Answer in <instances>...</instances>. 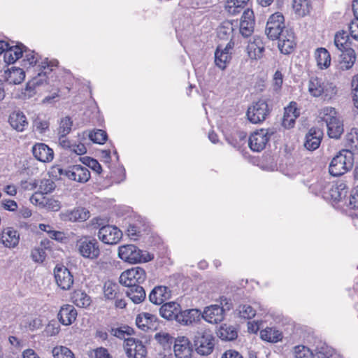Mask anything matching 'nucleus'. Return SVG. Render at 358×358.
<instances>
[{
	"mask_svg": "<svg viewBox=\"0 0 358 358\" xmlns=\"http://www.w3.org/2000/svg\"><path fill=\"white\" fill-rule=\"evenodd\" d=\"M3 76L8 83L17 85L24 80L25 73L20 68L12 67L5 71Z\"/></svg>",
	"mask_w": 358,
	"mask_h": 358,
	"instance_id": "obj_30",
	"label": "nucleus"
},
{
	"mask_svg": "<svg viewBox=\"0 0 358 358\" xmlns=\"http://www.w3.org/2000/svg\"><path fill=\"white\" fill-rule=\"evenodd\" d=\"M136 324L140 329L144 331L156 330L159 326L157 316L145 312L137 315Z\"/></svg>",
	"mask_w": 358,
	"mask_h": 358,
	"instance_id": "obj_17",
	"label": "nucleus"
},
{
	"mask_svg": "<svg viewBox=\"0 0 358 358\" xmlns=\"http://www.w3.org/2000/svg\"><path fill=\"white\" fill-rule=\"evenodd\" d=\"M72 126L73 121L69 117L62 118L58 128V135L67 136L71 132Z\"/></svg>",
	"mask_w": 358,
	"mask_h": 358,
	"instance_id": "obj_47",
	"label": "nucleus"
},
{
	"mask_svg": "<svg viewBox=\"0 0 358 358\" xmlns=\"http://www.w3.org/2000/svg\"><path fill=\"white\" fill-rule=\"evenodd\" d=\"M309 354V348L304 345H297L294 348V355L296 358H306Z\"/></svg>",
	"mask_w": 358,
	"mask_h": 358,
	"instance_id": "obj_61",
	"label": "nucleus"
},
{
	"mask_svg": "<svg viewBox=\"0 0 358 358\" xmlns=\"http://www.w3.org/2000/svg\"><path fill=\"white\" fill-rule=\"evenodd\" d=\"M255 17L252 10L248 9L245 10L241 16L239 33L244 38H248L252 36L254 32Z\"/></svg>",
	"mask_w": 358,
	"mask_h": 358,
	"instance_id": "obj_16",
	"label": "nucleus"
},
{
	"mask_svg": "<svg viewBox=\"0 0 358 358\" xmlns=\"http://www.w3.org/2000/svg\"><path fill=\"white\" fill-rule=\"evenodd\" d=\"M295 13L300 17H303L310 12V2L308 0H293L292 4Z\"/></svg>",
	"mask_w": 358,
	"mask_h": 358,
	"instance_id": "obj_43",
	"label": "nucleus"
},
{
	"mask_svg": "<svg viewBox=\"0 0 358 358\" xmlns=\"http://www.w3.org/2000/svg\"><path fill=\"white\" fill-rule=\"evenodd\" d=\"M238 313L241 317L251 319L256 315L255 310L250 305L243 304L238 307Z\"/></svg>",
	"mask_w": 358,
	"mask_h": 358,
	"instance_id": "obj_54",
	"label": "nucleus"
},
{
	"mask_svg": "<svg viewBox=\"0 0 358 358\" xmlns=\"http://www.w3.org/2000/svg\"><path fill=\"white\" fill-rule=\"evenodd\" d=\"M124 350L129 358H145L147 354L143 343L134 338H127L124 341Z\"/></svg>",
	"mask_w": 358,
	"mask_h": 358,
	"instance_id": "obj_13",
	"label": "nucleus"
},
{
	"mask_svg": "<svg viewBox=\"0 0 358 358\" xmlns=\"http://www.w3.org/2000/svg\"><path fill=\"white\" fill-rule=\"evenodd\" d=\"M55 184L51 180H41L40 185V193L43 194H48L52 192L55 189Z\"/></svg>",
	"mask_w": 358,
	"mask_h": 358,
	"instance_id": "obj_58",
	"label": "nucleus"
},
{
	"mask_svg": "<svg viewBox=\"0 0 358 358\" xmlns=\"http://www.w3.org/2000/svg\"><path fill=\"white\" fill-rule=\"evenodd\" d=\"M92 224L94 228L99 229L97 236L105 244L115 245L122 239V231L115 226L105 225L104 221L101 218H93Z\"/></svg>",
	"mask_w": 358,
	"mask_h": 358,
	"instance_id": "obj_2",
	"label": "nucleus"
},
{
	"mask_svg": "<svg viewBox=\"0 0 358 358\" xmlns=\"http://www.w3.org/2000/svg\"><path fill=\"white\" fill-rule=\"evenodd\" d=\"M249 0H228L226 3V10L231 15L239 13Z\"/></svg>",
	"mask_w": 358,
	"mask_h": 358,
	"instance_id": "obj_44",
	"label": "nucleus"
},
{
	"mask_svg": "<svg viewBox=\"0 0 358 358\" xmlns=\"http://www.w3.org/2000/svg\"><path fill=\"white\" fill-rule=\"evenodd\" d=\"M90 139L95 143L103 144L108 138L107 133L102 129H96L89 134Z\"/></svg>",
	"mask_w": 358,
	"mask_h": 358,
	"instance_id": "obj_51",
	"label": "nucleus"
},
{
	"mask_svg": "<svg viewBox=\"0 0 358 358\" xmlns=\"http://www.w3.org/2000/svg\"><path fill=\"white\" fill-rule=\"evenodd\" d=\"M126 295L134 303H140L145 299V291L141 285L127 287Z\"/></svg>",
	"mask_w": 358,
	"mask_h": 358,
	"instance_id": "obj_35",
	"label": "nucleus"
},
{
	"mask_svg": "<svg viewBox=\"0 0 358 358\" xmlns=\"http://www.w3.org/2000/svg\"><path fill=\"white\" fill-rule=\"evenodd\" d=\"M271 111L267 101L260 99L248 108L246 116L252 124H260L267 118Z\"/></svg>",
	"mask_w": 358,
	"mask_h": 358,
	"instance_id": "obj_7",
	"label": "nucleus"
},
{
	"mask_svg": "<svg viewBox=\"0 0 358 358\" xmlns=\"http://www.w3.org/2000/svg\"><path fill=\"white\" fill-rule=\"evenodd\" d=\"M275 130L273 128L261 129L252 133L248 141L250 148L255 152L263 150Z\"/></svg>",
	"mask_w": 358,
	"mask_h": 358,
	"instance_id": "obj_9",
	"label": "nucleus"
},
{
	"mask_svg": "<svg viewBox=\"0 0 358 358\" xmlns=\"http://www.w3.org/2000/svg\"><path fill=\"white\" fill-rule=\"evenodd\" d=\"M285 28V18L282 13L276 12L271 15L266 23L265 32L267 36L275 40L281 31Z\"/></svg>",
	"mask_w": 358,
	"mask_h": 358,
	"instance_id": "obj_11",
	"label": "nucleus"
},
{
	"mask_svg": "<svg viewBox=\"0 0 358 358\" xmlns=\"http://www.w3.org/2000/svg\"><path fill=\"white\" fill-rule=\"evenodd\" d=\"M276 39L278 40V48L282 54L291 53L296 46L294 33L292 29L285 27Z\"/></svg>",
	"mask_w": 358,
	"mask_h": 358,
	"instance_id": "obj_12",
	"label": "nucleus"
},
{
	"mask_svg": "<svg viewBox=\"0 0 358 358\" xmlns=\"http://www.w3.org/2000/svg\"><path fill=\"white\" fill-rule=\"evenodd\" d=\"M234 25L233 22L229 20L224 21L217 28V36L221 40H228L234 38Z\"/></svg>",
	"mask_w": 358,
	"mask_h": 358,
	"instance_id": "obj_37",
	"label": "nucleus"
},
{
	"mask_svg": "<svg viewBox=\"0 0 358 358\" xmlns=\"http://www.w3.org/2000/svg\"><path fill=\"white\" fill-rule=\"evenodd\" d=\"M59 331V324L56 321L52 320L45 327L44 332L47 336H53L58 334Z\"/></svg>",
	"mask_w": 358,
	"mask_h": 358,
	"instance_id": "obj_56",
	"label": "nucleus"
},
{
	"mask_svg": "<svg viewBox=\"0 0 358 358\" xmlns=\"http://www.w3.org/2000/svg\"><path fill=\"white\" fill-rule=\"evenodd\" d=\"M57 61H48V59H45L39 65L41 72L38 73V76H41L42 74L47 76L50 73L53 71L52 68L57 66Z\"/></svg>",
	"mask_w": 358,
	"mask_h": 358,
	"instance_id": "obj_53",
	"label": "nucleus"
},
{
	"mask_svg": "<svg viewBox=\"0 0 358 358\" xmlns=\"http://www.w3.org/2000/svg\"><path fill=\"white\" fill-rule=\"evenodd\" d=\"M348 206L350 208L358 209V186L352 189Z\"/></svg>",
	"mask_w": 358,
	"mask_h": 358,
	"instance_id": "obj_62",
	"label": "nucleus"
},
{
	"mask_svg": "<svg viewBox=\"0 0 358 358\" xmlns=\"http://www.w3.org/2000/svg\"><path fill=\"white\" fill-rule=\"evenodd\" d=\"M89 217L90 212L84 208H76L60 213L61 220L65 222H83L87 220Z\"/></svg>",
	"mask_w": 358,
	"mask_h": 358,
	"instance_id": "obj_21",
	"label": "nucleus"
},
{
	"mask_svg": "<svg viewBox=\"0 0 358 358\" xmlns=\"http://www.w3.org/2000/svg\"><path fill=\"white\" fill-rule=\"evenodd\" d=\"M76 248L83 258L94 260L101 254L98 241L92 236H83L76 241Z\"/></svg>",
	"mask_w": 358,
	"mask_h": 358,
	"instance_id": "obj_6",
	"label": "nucleus"
},
{
	"mask_svg": "<svg viewBox=\"0 0 358 358\" xmlns=\"http://www.w3.org/2000/svg\"><path fill=\"white\" fill-rule=\"evenodd\" d=\"M201 312L197 309H188L181 311L179 309L177 322L181 324L188 325L199 320Z\"/></svg>",
	"mask_w": 358,
	"mask_h": 358,
	"instance_id": "obj_29",
	"label": "nucleus"
},
{
	"mask_svg": "<svg viewBox=\"0 0 358 358\" xmlns=\"http://www.w3.org/2000/svg\"><path fill=\"white\" fill-rule=\"evenodd\" d=\"M312 354L313 358H336V356L334 350L324 343L317 346Z\"/></svg>",
	"mask_w": 358,
	"mask_h": 358,
	"instance_id": "obj_42",
	"label": "nucleus"
},
{
	"mask_svg": "<svg viewBox=\"0 0 358 358\" xmlns=\"http://www.w3.org/2000/svg\"><path fill=\"white\" fill-rule=\"evenodd\" d=\"M31 257L34 262L42 263L46 257L45 251L43 248H35L31 250Z\"/></svg>",
	"mask_w": 358,
	"mask_h": 358,
	"instance_id": "obj_57",
	"label": "nucleus"
},
{
	"mask_svg": "<svg viewBox=\"0 0 358 358\" xmlns=\"http://www.w3.org/2000/svg\"><path fill=\"white\" fill-rule=\"evenodd\" d=\"M218 336L224 341H233L238 336V332L234 326L224 324L222 325L218 331Z\"/></svg>",
	"mask_w": 358,
	"mask_h": 358,
	"instance_id": "obj_40",
	"label": "nucleus"
},
{
	"mask_svg": "<svg viewBox=\"0 0 358 358\" xmlns=\"http://www.w3.org/2000/svg\"><path fill=\"white\" fill-rule=\"evenodd\" d=\"M194 345L198 354L210 355L214 348V337L210 331H199L194 338Z\"/></svg>",
	"mask_w": 358,
	"mask_h": 358,
	"instance_id": "obj_8",
	"label": "nucleus"
},
{
	"mask_svg": "<svg viewBox=\"0 0 358 358\" xmlns=\"http://www.w3.org/2000/svg\"><path fill=\"white\" fill-rule=\"evenodd\" d=\"M231 59V52L221 51V45H218L215 52V63L220 69L224 70Z\"/></svg>",
	"mask_w": 358,
	"mask_h": 358,
	"instance_id": "obj_38",
	"label": "nucleus"
},
{
	"mask_svg": "<svg viewBox=\"0 0 358 358\" xmlns=\"http://www.w3.org/2000/svg\"><path fill=\"white\" fill-rule=\"evenodd\" d=\"M319 117L326 122L328 136L338 139L344 131L343 122L337 117L336 111L333 107H324L320 111Z\"/></svg>",
	"mask_w": 358,
	"mask_h": 358,
	"instance_id": "obj_3",
	"label": "nucleus"
},
{
	"mask_svg": "<svg viewBox=\"0 0 358 358\" xmlns=\"http://www.w3.org/2000/svg\"><path fill=\"white\" fill-rule=\"evenodd\" d=\"M118 285L110 281L106 282L103 287L104 296L108 299H114L117 294Z\"/></svg>",
	"mask_w": 358,
	"mask_h": 358,
	"instance_id": "obj_49",
	"label": "nucleus"
},
{
	"mask_svg": "<svg viewBox=\"0 0 358 358\" xmlns=\"http://www.w3.org/2000/svg\"><path fill=\"white\" fill-rule=\"evenodd\" d=\"M308 90L315 98H321L324 101H329L337 93L336 86L329 82H324L322 78L312 76L308 80Z\"/></svg>",
	"mask_w": 358,
	"mask_h": 358,
	"instance_id": "obj_1",
	"label": "nucleus"
},
{
	"mask_svg": "<svg viewBox=\"0 0 358 358\" xmlns=\"http://www.w3.org/2000/svg\"><path fill=\"white\" fill-rule=\"evenodd\" d=\"M356 53L353 48H348V50L342 52L340 55V69L343 71L351 69L356 61Z\"/></svg>",
	"mask_w": 358,
	"mask_h": 358,
	"instance_id": "obj_34",
	"label": "nucleus"
},
{
	"mask_svg": "<svg viewBox=\"0 0 358 358\" xmlns=\"http://www.w3.org/2000/svg\"><path fill=\"white\" fill-rule=\"evenodd\" d=\"M33 125L36 131L40 134H43L48 129L50 123L48 120L40 117H37L34 120Z\"/></svg>",
	"mask_w": 358,
	"mask_h": 358,
	"instance_id": "obj_55",
	"label": "nucleus"
},
{
	"mask_svg": "<svg viewBox=\"0 0 358 358\" xmlns=\"http://www.w3.org/2000/svg\"><path fill=\"white\" fill-rule=\"evenodd\" d=\"M353 163L352 152L348 150H343L332 159L329 172L333 176H341L352 168Z\"/></svg>",
	"mask_w": 358,
	"mask_h": 358,
	"instance_id": "obj_4",
	"label": "nucleus"
},
{
	"mask_svg": "<svg viewBox=\"0 0 358 358\" xmlns=\"http://www.w3.org/2000/svg\"><path fill=\"white\" fill-rule=\"evenodd\" d=\"M54 275L57 285L64 290L69 289L73 284V276L69 270L64 266H57Z\"/></svg>",
	"mask_w": 358,
	"mask_h": 358,
	"instance_id": "obj_15",
	"label": "nucleus"
},
{
	"mask_svg": "<svg viewBox=\"0 0 358 358\" xmlns=\"http://www.w3.org/2000/svg\"><path fill=\"white\" fill-rule=\"evenodd\" d=\"M1 241L6 247L9 248H15L19 243L17 231L11 227L3 229L1 233Z\"/></svg>",
	"mask_w": 358,
	"mask_h": 358,
	"instance_id": "obj_31",
	"label": "nucleus"
},
{
	"mask_svg": "<svg viewBox=\"0 0 358 358\" xmlns=\"http://www.w3.org/2000/svg\"><path fill=\"white\" fill-rule=\"evenodd\" d=\"M345 145L351 149L358 148V129L353 128L347 134Z\"/></svg>",
	"mask_w": 358,
	"mask_h": 358,
	"instance_id": "obj_46",
	"label": "nucleus"
},
{
	"mask_svg": "<svg viewBox=\"0 0 358 358\" xmlns=\"http://www.w3.org/2000/svg\"><path fill=\"white\" fill-rule=\"evenodd\" d=\"M11 127L17 131L22 132L28 127V121L25 115L20 110L13 111L8 118Z\"/></svg>",
	"mask_w": 358,
	"mask_h": 358,
	"instance_id": "obj_25",
	"label": "nucleus"
},
{
	"mask_svg": "<svg viewBox=\"0 0 358 358\" xmlns=\"http://www.w3.org/2000/svg\"><path fill=\"white\" fill-rule=\"evenodd\" d=\"M315 58L320 69L328 68L331 64V55L324 48H319L315 51Z\"/></svg>",
	"mask_w": 358,
	"mask_h": 358,
	"instance_id": "obj_39",
	"label": "nucleus"
},
{
	"mask_svg": "<svg viewBox=\"0 0 358 358\" xmlns=\"http://www.w3.org/2000/svg\"><path fill=\"white\" fill-rule=\"evenodd\" d=\"M23 56L24 57L23 65L25 68H29L36 64L38 62L37 54L34 51L29 50L26 46L25 50H23Z\"/></svg>",
	"mask_w": 358,
	"mask_h": 358,
	"instance_id": "obj_45",
	"label": "nucleus"
},
{
	"mask_svg": "<svg viewBox=\"0 0 358 358\" xmlns=\"http://www.w3.org/2000/svg\"><path fill=\"white\" fill-rule=\"evenodd\" d=\"M315 188H319L320 193L327 199L334 201H340L343 196V189H340L338 186L329 182L320 180L313 185Z\"/></svg>",
	"mask_w": 358,
	"mask_h": 358,
	"instance_id": "obj_14",
	"label": "nucleus"
},
{
	"mask_svg": "<svg viewBox=\"0 0 358 358\" xmlns=\"http://www.w3.org/2000/svg\"><path fill=\"white\" fill-rule=\"evenodd\" d=\"M283 82V76L280 71H276L273 76V85L275 89L279 90L281 88Z\"/></svg>",
	"mask_w": 358,
	"mask_h": 358,
	"instance_id": "obj_64",
	"label": "nucleus"
},
{
	"mask_svg": "<svg viewBox=\"0 0 358 358\" xmlns=\"http://www.w3.org/2000/svg\"><path fill=\"white\" fill-rule=\"evenodd\" d=\"M133 329L128 326H124L118 328H112L110 334L120 339H127L126 336H129L132 334Z\"/></svg>",
	"mask_w": 358,
	"mask_h": 358,
	"instance_id": "obj_52",
	"label": "nucleus"
},
{
	"mask_svg": "<svg viewBox=\"0 0 358 358\" xmlns=\"http://www.w3.org/2000/svg\"><path fill=\"white\" fill-rule=\"evenodd\" d=\"M264 45L259 37H254L252 42H250L247 47V52L251 59H259L263 57Z\"/></svg>",
	"mask_w": 358,
	"mask_h": 358,
	"instance_id": "obj_27",
	"label": "nucleus"
},
{
	"mask_svg": "<svg viewBox=\"0 0 358 358\" xmlns=\"http://www.w3.org/2000/svg\"><path fill=\"white\" fill-rule=\"evenodd\" d=\"M34 157L42 162H50L54 158V152L45 143H36L32 148Z\"/></svg>",
	"mask_w": 358,
	"mask_h": 358,
	"instance_id": "obj_23",
	"label": "nucleus"
},
{
	"mask_svg": "<svg viewBox=\"0 0 358 358\" xmlns=\"http://www.w3.org/2000/svg\"><path fill=\"white\" fill-rule=\"evenodd\" d=\"M30 201L32 204L36 206H45V197L43 196V194L42 193H40L39 192H35L31 197H30Z\"/></svg>",
	"mask_w": 358,
	"mask_h": 358,
	"instance_id": "obj_63",
	"label": "nucleus"
},
{
	"mask_svg": "<svg viewBox=\"0 0 358 358\" xmlns=\"http://www.w3.org/2000/svg\"><path fill=\"white\" fill-rule=\"evenodd\" d=\"M323 131L320 129L313 127L306 134L304 142L305 148L308 150H315L319 148Z\"/></svg>",
	"mask_w": 358,
	"mask_h": 358,
	"instance_id": "obj_22",
	"label": "nucleus"
},
{
	"mask_svg": "<svg viewBox=\"0 0 358 358\" xmlns=\"http://www.w3.org/2000/svg\"><path fill=\"white\" fill-rule=\"evenodd\" d=\"M55 358H75L73 353L65 346H57L52 350Z\"/></svg>",
	"mask_w": 358,
	"mask_h": 358,
	"instance_id": "obj_48",
	"label": "nucleus"
},
{
	"mask_svg": "<svg viewBox=\"0 0 358 358\" xmlns=\"http://www.w3.org/2000/svg\"><path fill=\"white\" fill-rule=\"evenodd\" d=\"M176 358H191L192 348L189 339L185 336H179L175 341L173 346Z\"/></svg>",
	"mask_w": 358,
	"mask_h": 358,
	"instance_id": "obj_19",
	"label": "nucleus"
},
{
	"mask_svg": "<svg viewBox=\"0 0 358 358\" xmlns=\"http://www.w3.org/2000/svg\"><path fill=\"white\" fill-rule=\"evenodd\" d=\"M334 45L341 52L348 50V48H352L353 44L349 34L345 31H341L336 34L334 36Z\"/></svg>",
	"mask_w": 358,
	"mask_h": 358,
	"instance_id": "obj_33",
	"label": "nucleus"
},
{
	"mask_svg": "<svg viewBox=\"0 0 358 358\" xmlns=\"http://www.w3.org/2000/svg\"><path fill=\"white\" fill-rule=\"evenodd\" d=\"M146 278L145 269L140 266H136L122 272L120 276V282L125 287L140 285L145 282Z\"/></svg>",
	"mask_w": 358,
	"mask_h": 358,
	"instance_id": "obj_10",
	"label": "nucleus"
},
{
	"mask_svg": "<svg viewBox=\"0 0 358 358\" xmlns=\"http://www.w3.org/2000/svg\"><path fill=\"white\" fill-rule=\"evenodd\" d=\"M261 338L266 341L277 343L282 340V333L274 328H266L260 331Z\"/></svg>",
	"mask_w": 358,
	"mask_h": 358,
	"instance_id": "obj_41",
	"label": "nucleus"
},
{
	"mask_svg": "<svg viewBox=\"0 0 358 358\" xmlns=\"http://www.w3.org/2000/svg\"><path fill=\"white\" fill-rule=\"evenodd\" d=\"M246 133L243 131H236L234 134L227 136V142L234 148L240 146V141H243L246 138Z\"/></svg>",
	"mask_w": 358,
	"mask_h": 358,
	"instance_id": "obj_50",
	"label": "nucleus"
},
{
	"mask_svg": "<svg viewBox=\"0 0 358 358\" xmlns=\"http://www.w3.org/2000/svg\"><path fill=\"white\" fill-rule=\"evenodd\" d=\"M23 50H25V45L22 43H17L15 45H10L9 43L8 48L3 55L5 62L13 64L23 57Z\"/></svg>",
	"mask_w": 358,
	"mask_h": 358,
	"instance_id": "obj_28",
	"label": "nucleus"
},
{
	"mask_svg": "<svg viewBox=\"0 0 358 358\" xmlns=\"http://www.w3.org/2000/svg\"><path fill=\"white\" fill-rule=\"evenodd\" d=\"M67 172H69V167L62 169L57 165L52 167L50 174L55 178L61 179L62 176L67 178Z\"/></svg>",
	"mask_w": 358,
	"mask_h": 358,
	"instance_id": "obj_60",
	"label": "nucleus"
},
{
	"mask_svg": "<svg viewBox=\"0 0 358 358\" xmlns=\"http://www.w3.org/2000/svg\"><path fill=\"white\" fill-rule=\"evenodd\" d=\"M83 162L97 173H100L102 171L101 166L96 159L87 157L83 158Z\"/></svg>",
	"mask_w": 358,
	"mask_h": 358,
	"instance_id": "obj_59",
	"label": "nucleus"
},
{
	"mask_svg": "<svg viewBox=\"0 0 358 358\" xmlns=\"http://www.w3.org/2000/svg\"><path fill=\"white\" fill-rule=\"evenodd\" d=\"M91 177L89 169L81 165H73L69 166L67 178L80 183L87 182Z\"/></svg>",
	"mask_w": 358,
	"mask_h": 358,
	"instance_id": "obj_18",
	"label": "nucleus"
},
{
	"mask_svg": "<svg viewBox=\"0 0 358 358\" xmlns=\"http://www.w3.org/2000/svg\"><path fill=\"white\" fill-rule=\"evenodd\" d=\"M118 257L122 260L131 264L148 262L154 258L152 255L145 250H140L133 244L120 246Z\"/></svg>",
	"mask_w": 358,
	"mask_h": 358,
	"instance_id": "obj_5",
	"label": "nucleus"
},
{
	"mask_svg": "<svg viewBox=\"0 0 358 358\" xmlns=\"http://www.w3.org/2000/svg\"><path fill=\"white\" fill-rule=\"evenodd\" d=\"M202 317L209 323L217 324L224 317V309L220 305H211L205 308Z\"/></svg>",
	"mask_w": 358,
	"mask_h": 358,
	"instance_id": "obj_20",
	"label": "nucleus"
},
{
	"mask_svg": "<svg viewBox=\"0 0 358 358\" xmlns=\"http://www.w3.org/2000/svg\"><path fill=\"white\" fill-rule=\"evenodd\" d=\"M77 311L71 305H64L61 307L57 317L60 323L68 326L71 324L76 319Z\"/></svg>",
	"mask_w": 358,
	"mask_h": 358,
	"instance_id": "obj_24",
	"label": "nucleus"
},
{
	"mask_svg": "<svg viewBox=\"0 0 358 358\" xmlns=\"http://www.w3.org/2000/svg\"><path fill=\"white\" fill-rule=\"evenodd\" d=\"M71 300L76 306L80 308H87L92 303L91 297L81 289L75 290L71 294Z\"/></svg>",
	"mask_w": 358,
	"mask_h": 358,
	"instance_id": "obj_36",
	"label": "nucleus"
},
{
	"mask_svg": "<svg viewBox=\"0 0 358 358\" xmlns=\"http://www.w3.org/2000/svg\"><path fill=\"white\" fill-rule=\"evenodd\" d=\"M171 296V292L166 286L155 287L149 294V300L154 304L160 305Z\"/></svg>",
	"mask_w": 358,
	"mask_h": 358,
	"instance_id": "obj_26",
	"label": "nucleus"
},
{
	"mask_svg": "<svg viewBox=\"0 0 358 358\" xmlns=\"http://www.w3.org/2000/svg\"><path fill=\"white\" fill-rule=\"evenodd\" d=\"M180 306L176 302H169L163 304L159 308L160 315L168 320H176L177 321L178 314Z\"/></svg>",
	"mask_w": 358,
	"mask_h": 358,
	"instance_id": "obj_32",
	"label": "nucleus"
}]
</instances>
